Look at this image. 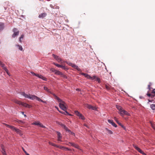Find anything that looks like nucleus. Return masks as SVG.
<instances>
[{"instance_id": "obj_46", "label": "nucleus", "mask_w": 155, "mask_h": 155, "mask_svg": "<svg viewBox=\"0 0 155 155\" xmlns=\"http://www.w3.org/2000/svg\"><path fill=\"white\" fill-rule=\"evenodd\" d=\"M81 74L84 75L86 78V77L87 76V75L88 74H85V73H81Z\"/></svg>"}, {"instance_id": "obj_29", "label": "nucleus", "mask_w": 155, "mask_h": 155, "mask_svg": "<svg viewBox=\"0 0 155 155\" xmlns=\"http://www.w3.org/2000/svg\"><path fill=\"white\" fill-rule=\"evenodd\" d=\"M24 35H22L19 38V41L20 42H21V39H23L24 38Z\"/></svg>"}, {"instance_id": "obj_9", "label": "nucleus", "mask_w": 155, "mask_h": 155, "mask_svg": "<svg viewBox=\"0 0 155 155\" xmlns=\"http://www.w3.org/2000/svg\"><path fill=\"white\" fill-rule=\"evenodd\" d=\"M47 15V14L45 13H43L41 14H40L39 16L38 17L39 18H43L46 17V16Z\"/></svg>"}, {"instance_id": "obj_10", "label": "nucleus", "mask_w": 155, "mask_h": 155, "mask_svg": "<svg viewBox=\"0 0 155 155\" xmlns=\"http://www.w3.org/2000/svg\"><path fill=\"white\" fill-rule=\"evenodd\" d=\"M61 126L66 131L71 132V131L68 129V127L64 124H61Z\"/></svg>"}, {"instance_id": "obj_24", "label": "nucleus", "mask_w": 155, "mask_h": 155, "mask_svg": "<svg viewBox=\"0 0 155 155\" xmlns=\"http://www.w3.org/2000/svg\"><path fill=\"white\" fill-rule=\"evenodd\" d=\"M116 106L117 109L119 110V111L122 109V108L120 106L117 105H116Z\"/></svg>"}, {"instance_id": "obj_20", "label": "nucleus", "mask_w": 155, "mask_h": 155, "mask_svg": "<svg viewBox=\"0 0 155 155\" xmlns=\"http://www.w3.org/2000/svg\"><path fill=\"white\" fill-rule=\"evenodd\" d=\"M79 118L82 120H84L85 119V118L84 116L82 115V114H81L79 116Z\"/></svg>"}, {"instance_id": "obj_33", "label": "nucleus", "mask_w": 155, "mask_h": 155, "mask_svg": "<svg viewBox=\"0 0 155 155\" xmlns=\"http://www.w3.org/2000/svg\"><path fill=\"white\" fill-rule=\"evenodd\" d=\"M40 123H39V122H34L33 124H34V125H39V126L40 125Z\"/></svg>"}, {"instance_id": "obj_52", "label": "nucleus", "mask_w": 155, "mask_h": 155, "mask_svg": "<svg viewBox=\"0 0 155 155\" xmlns=\"http://www.w3.org/2000/svg\"><path fill=\"white\" fill-rule=\"evenodd\" d=\"M4 70H5V71H6V72L7 73V74H8V75H9V73H8V70L6 68H5V69H4Z\"/></svg>"}, {"instance_id": "obj_17", "label": "nucleus", "mask_w": 155, "mask_h": 155, "mask_svg": "<svg viewBox=\"0 0 155 155\" xmlns=\"http://www.w3.org/2000/svg\"><path fill=\"white\" fill-rule=\"evenodd\" d=\"M13 101L15 103L18 104L20 105H21V104L22 103L21 102L15 99Z\"/></svg>"}, {"instance_id": "obj_26", "label": "nucleus", "mask_w": 155, "mask_h": 155, "mask_svg": "<svg viewBox=\"0 0 155 155\" xmlns=\"http://www.w3.org/2000/svg\"><path fill=\"white\" fill-rule=\"evenodd\" d=\"M124 110H122L121 109L120 111H119L120 113V114L121 115L123 116L124 115Z\"/></svg>"}, {"instance_id": "obj_13", "label": "nucleus", "mask_w": 155, "mask_h": 155, "mask_svg": "<svg viewBox=\"0 0 155 155\" xmlns=\"http://www.w3.org/2000/svg\"><path fill=\"white\" fill-rule=\"evenodd\" d=\"M5 125L7 127L10 128L12 130L14 131L15 130L16 128L10 125H9L6 124H5Z\"/></svg>"}, {"instance_id": "obj_31", "label": "nucleus", "mask_w": 155, "mask_h": 155, "mask_svg": "<svg viewBox=\"0 0 155 155\" xmlns=\"http://www.w3.org/2000/svg\"><path fill=\"white\" fill-rule=\"evenodd\" d=\"M44 89L46 91H47L48 92H50V91L49 89H48V88L47 87L45 86L44 87Z\"/></svg>"}, {"instance_id": "obj_55", "label": "nucleus", "mask_w": 155, "mask_h": 155, "mask_svg": "<svg viewBox=\"0 0 155 155\" xmlns=\"http://www.w3.org/2000/svg\"><path fill=\"white\" fill-rule=\"evenodd\" d=\"M92 79H91V80H93L95 79H96L97 77L95 76H94L93 77H92Z\"/></svg>"}, {"instance_id": "obj_57", "label": "nucleus", "mask_w": 155, "mask_h": 155, "mask_svg": "<svg viewBox=\"0 0 155 155\" xmlns=\"http://www.w3.org/2000/svg\"><path fill=\"white\" fill-rule=\"evenodd\" d=\"M31 73L33 75L36 76V74H35L33 72H31Z\"/></svg>"}, {"instance_id": "obj_40", "label": "nucleus", "mask_w": 155, "mask_h": 155, "mask_svg": "<svg viewBox=\"0 0 155 155\" xmlns=\"http://www.w3.org/2000/svg\"><path fill=\"white\" fill-rule=\"evenodd\" d=\"M53 64H54L55 65H56V66H57L58 67H61V65H60L59 64H58L54 63Z\"/></svg>"}, {"instance_id": "obj_8", "label": "nucleus", "mask_w": 155, "mask_h": 155, "mask_svg": "<svg viewBox=\"0 0 155 155\" xmlns=\"http://www.w3.org/2000/svg\"><path fill=\"white\" fill-rule=\"evenodd\" d=\"M108 122L110 124H111L114 127H117V125L114 122L113 120L109 119L108 120Z\"/></svg>"}, {"instance_id": "obj_18", "label": "nucleus", "mask_w": 155, "mask_h": 155, "mask_svg": "<svg viewBox=\"0 0 155 155\" xmlns=\"http://www.w3.org/2000/svg\"><path fill=\"white\" fill-rule=\"evenodd\" d=\"M14 131H16L17 133L19 134L20 135H21L20 130L19 129L16 128Z\"/></svg>"}, {"instance_id": "obj_4", "label": "nucleus", "mask_w": 155, "mask_h": 155, "mask_svg": "<svg viewBox=\"0 0 155 155\" xmlns=\"http://www.w3.org/2000/svg\"><path fill=\"white\" fill-rule=\"evenodd\" d=\"M53 57L58 62H60L61 61V59L58 56L53 54H52Z\"/></svg>"}, {"instance_id": "obj_2", "label": "nucleus", "mask_w": 155, "mask_h": 155, "mask_svg": "<svg viewBox=\"0 0 155 155\" xmlns=\"http://www.w3.org/2000/svg\"><path fill=\"white\" fill-rule=\"evenodd\" d=\"M21 94L25 98H28L29 99L33 100H38L39 97H38L34 95H31L29 94H25V92H21Z\"/></svg>"}, {"instance_id": "obj_36", "label": "nucleus", "mask_w": 155, "mask_h": 155, "mask_svg": "<svg viewBox=\"0 0 155 155\" xmlns=\"http://www.w3.org/2000/svg\"><path fill=\"white\" fill-rule=\"evenodd\" d=\"M64 114L65 115H71L69 114L66 111V110L65 111H64Z\"/></svg>"}, {"instance_id": "obj_61", "label": "nucleus", "mask_w": 155, "mask_h": 155, "mask_svg": "<svg viewBox=\"0 0 155 155\" xmlns=\"http://www.w3.org/2000/svg\"><path fill=\"white\" fill-rule=\"evenodd\" d=\"M59 146H58L56 144H55V145L54 146V147L59 148Z\"/></svg>"}, {"instance_id": "obj_21", "label": "nucleus", "mask_w": 155, "mask_h": 155, "mask_svg": "<svg viewBox=\"0 0 155 155\" xmlns=\"http://www.w3.org/2000/svg\"><path fill=\"white\" fill-rule=\"evenodd\" d=\"M16 46L17 47H18V49L20 50H21V51H22L23 50V48L21 46L18 45H16Z\"/></svg>"}, {"instance_id": "obj_6", "label": "nucleus", "mask_w": 155, "mask_h": 155, "mask_svg": "<svg viewBox=\"0 0 155 155\" xmlns=\"http://www.w3.org/2000/svg\"><path fill=\"white\" fill-rule=\"evenodd\" d=\"M21 105H22V106H23L24 107H28L29 108H30L31 107V105H29L26 103H23V102H22L21 104Z\"/></svg>"}, {"instance_id": "obj_34", "label": "nucleus", "mask_w": 155, "mask_h": 155, "mask_svg": "<svg viewBox=\"0 0 155 155\" xmlns=\"http://www.w3.org/2000/svg\"><path fill=\"white\" fill-rule=\"evenodd\" d=\"M37 101H41V102H42V103H46V101H44L42 100L39 97H38Z\"/></svg>"}, {"instance_id": "obj_3", "label": "nucleus", "mask_w": 155, "mask_h": 155, "mask_svg": "<svg viewBox=\"0 0 155 155\" xmlns=\"http://www.w3.org/2000/svg\"><path fill=\"white\" fill-rule=\"evenodd\" d=\"M13 31L14 32L13 34L12 35V37L15 38V37L18 36L19 34V31L17 29L14 28L13 30Z\"/></svg>"}, {"instance_id": "obj_60", "label": "nucleus", "mask_w": 155, "mask_h": 155, "mask_svg": "<svg viewBox=\"0 0 155 155\" xmlns=\"http://www.w3.org/2000/svg\"><path fill=\"white\" fill-rule=\"evenodd\" d=\"M69 133H71V134H72V135H75V134H74V133L72 132L71 131V132H68Z\"/></svg>"}, {"instance_id": "obj_45", "label": "nucleus", "mask_w": 155, "mask_h": 155, "mask_svg": "<svg viewBox=\"0 0 155 155\" xmlns=\"http://www.w3.org/2000/svg\"><path fill=\"white\" fill-rule=\"evenodd\" d=\"M124 114L127 115H129L130 114L129 113L125 110H124Z\"/></svg>"}, {"instance_id": "obj_23", "label": "nucleus", "mask_w": 155, "mask_h": 155, "mask_svg": "<svg viewBox=\"0 0 155 155\" xmlns=\"http://www.w3.org/2000/svg\"><path fill=\"white\" fill-rule=\"evenodd\" d=\"M74 112L75 114L78 117H79L81 114L79 112H78V111H74Z\"/></svg>"}, {"instance_id": "obj_28", "label": "nucleus", "mask_w": 155, "mask_h": 155, "mask_svg": "<svg viewBox=\"0 0 155 155\" xmlns=\"http://www.w3.org/2000/svg\"><path fill=\"white\" fill-rule=\"evenodd\" d=\"M24 35H22L19 38V41L20 42H21V39H23L24 38Z\"/></svg>"}, {"instance_id": "obj_14", "label": "nucleus", "mask_w": 155, "mask_h": 155, "mask_svg": "<svg viewBox=\"0 0 155 155\" xmlns=\"http://www.w3.org/2000/svg\"><path fill=\"white\" fill-rule=\"evenodd\" d=\"M1 149H2L1 151H2V152L3 154V155H7L3 146H2Z\"/></svg>"}, {"instance_id": "obj_47", "label": "nucleus", "mask_w": 155, "mask_h": 155, "mask_svg": "<svg viewBox=\"0 0 155 155\" xmlns=\"http://www.w3.org/2000/svg\"><path fill=\"white\" fill-rule=\"evenodd\" d=\"M133 147H134L137 150H138V149H139V148L138 147H137L136 146L133 145Z\"/></svg>"}, {"instance_id": "obj_39", "label": "nucleus", "mask_w": 155, "mask_h": 155, "mask_svg": "<svg viewBox=\"0 0 155 155\" xmlns=\"http://www.w3.org/2000/svg\"><path fill=\"white\" fill-rule=\"evenodd\" d=\"M86 78H87V79H89L91 80V79H92V77L88 74H87Z\"/></svg>"}, {"instance_id": "obj_50", "label": "nucleus", "mask_w": 155, "mask_h": 155, "mask_svg": "<svg viewBox=\"0 0 155 155\" xmlns=\"http://www.w3.org/2000/svg\"><path fill=\"white\" fill-rule=\"evenodd\" d=\"M120 125V126H121V127L124 129V130H126L125 127L122 124H121V125Z\"/></svg>"}, {"instance_id": "obj_32", "label": "nucleus", "mask_w": 155, "mask_h": 155, "mask_svg": "<svg viewBox=\"0 0 155 155\" xmlns=\"http://www.w3.org/2000/svg\"><path fill=\"white\" fill-rule=\"evenodd\" d=\"M86 107H87V108H88L89 109H91L92 107V106L90 104H87L86 105Z\"/></svg>"}, {"instance_id": "obj_35", "label": "nucleus", "mask_w": 155, "mask_h": 155, "mask_svg": "<svg viewBox=\"0 0 155 155\" xmlns=\"http://www.w3.org/2000/svg\"><path fill=\"white\" fill-rule=\"evenodd\" d=\"M61 77H63L65 78H67V76L66 75H64L63 73H62L61 75Z\"/></svg>"}, {"instance_id": "obj_64", "label": "nucleus", "mask_w": 155, "mask_h": 155, "mask_svg": "<svg viewBox=\"0 0 155 155\" xmlns=\"http://www.w3.org/2000/svg\"><path fill=\"white\" fill-rule=\"evenodd\" d=\"M153 92L154 93V94H155V89H154L153 91Z\"/></svg>"}, {"instance_id": "obj_56", "label": "nucleus", "mask_w": 155, "mask_h": 155, "mask_svg": "<svg viewBox=\"0 0 155 155\" xmlns=\"http://www.w3.org/2000/svg\"><path fill=\"white\" fill-rule=\"evenodd\" d=\"M22 150H23V151H24V152H25V154H26L27 153L26 152V151L24 149V148L23 147H22Z\"/></svg>"}, {"instance_id": "obj_15", "label": "nucleus", "mask_w": 155, "mask_h": 155, "mask_svg": "<svg viewBox=\"0 0 155 155\" xmlns=\"http://www.w3.org/2000/svg\"><path fill=\"white\" fill-rule=\"evenodd\" d=\"M62 72H60V71L56 70V71L55 72V74L57 75H61Z\"/></svg>"}, {"instance_id": "obj_22", "label": "nucleus", "mask_w": 155, "mask_h": 155, "mask_svg": "<svg viewBox=\"0 0 155 155\" xmlns=\"http://www.w3.org/2000/svg\"><path fill=\"white\" fill-rule=\"evenodd\" d=\"M114 119L119 125H121V123L119 122V121H118L117 120V119L116 117H114Z\"/></svg>"}, {"instance_id": "obj_42", "label": "nucleus", "mask_w": 155, "mask_h": 155, "mask_svg": "<svg viewBox=\"0 0 155 155\" xmlns=\"http://www.w3.org/2000/svg\"><path fill=\"white\" fill-rule=\"evenodd\" d=\"M59 148L62 150H64L65 147L63 146H59Z\"/></svg>"}, {"instance_id": "obj_5", "label": "nucleus", "mask_w": 155, "mask_h": 155, "mask_svg": "<svg viewBox=\"0 0 155 155\" xmlns=\"http://www.w3.org/2000/svg\"><path fill=\"white\" fill-rule=\"evenodd\" d=\"M69 144H70L71 145V146L74 147L75 148H76L77 149L79 148V147L75 143H72V142H69L68 144H67V145L68 146H69Z\"/></svg>"}, {"instance_id": "obj_1", "label": "nucleus", "mask_w": 155, "mask_h": 155, "mask_svg": "<svg viewBox=\"0 0 155 155\" xmlns=\"http://www.w3.org/2000/svg\"><path fill=\"white\" fill-rule=\"evenodd\" d=\"M53 95L55 97V99L59 102V107H60L64 111L66 110V104L65 102L57 97L55 94H54Z\"/></svg>"}, {"instance_id": "obj_51", "label": "nucleus", "mask_w": 155, "mask_h": 155, "mask_svg": "<svg viewBox=\"0 0 155 155\" xmlns=\"http://www.w3.org/2000/svg\"><path fill=\"white\" fill-rule=\"evenodd\" d=\"M107 131H108V133H109V134H113L112 132L110 130H108Z\"/></svg>"}, {"instance_id": "obj_30", "label": "nucleus", "mask_w": 155, "mask_h": 155, "mask_svg": "<svg viewBox=\"0 0 155 155\" xmlns=\"http://www.w3.org/2000/svg\"><path fill=\"white\" fill-rule=\"evenodd\" d=\"M24 35H22L19 38V41L20 42H21V39H23L24 38Z\"/></svg>"}, {"instance_id": "obj_25", "label": "nucleus", "mask_w": 155, "mask_h": 155, "mask_svg": "<svg viewBox=\"0 0 155 155\" xmlns=\"http://www.w3.org/2000/svg\"><path fill=\"white\" fill-rule=\"evenodd\" d=\"M0 65L1 67H2L4 69H5V68H6L5 66V64H3L2 62L1 63V64H0Z\"/></svg>"}, {"instance_id": "obj_54", "label": "nucleus", "mask_w": 155, "mask_h": 155, "mask_svg": "<svg viewBox=\"0 0 155 155\" xmlns=\"http://www.w3.org/2000/svg\"><path fill=\"white\" fill-rule=\"evenodd\" d=\"M65 148H64V150H69V151H70V150H71V149L65 147Z\"/></svg>"}, {"instance_id": "obj_63", "label": "nucleus", "mask_w": 155, "mask_h": 155, "mask_svg": "<svg viewBox=\"0 0 155 155\" xmlns=\"http://www.w3.org/2000/svg\"><path fill=\"white\" fill-rule=\"evenodd\" d=\"M153 92L154 93V94H155V89H154L153 91Z\"/></svg>"}, {"instance_id": "obj_19", "label": "nucleus", "mask_w": 155, "mask_h": 155, "mask_svg": "<svg viewBox=\"0 0 155 155\" xmlns=\"http://www.w3.org/2000/svg\"><path fill=\"white\" fill-rule=\"evenodd\" d=\"M150 108L153 110H155V104H152L150 105Z\"/></svg>"}, {"instance_id": "obj_43", "label": "nucleus", "mask_w": 155, "mask_h": 155, "mask_svg": "<svg viewBox=\"0 0 155 155\" xmlns=\"http://www.w3.org/2000/svg\"><path fill=\"white\" fill-rule=\"evenodd\" d=\"M140 153L143 154V151L140 148H139L138 150H137Z\"/></svg>"}, {"instance_id": "obj_41", "label": "nucleus", "mask_w": 155, "mask_h": 155, "mask_svg": "<svg viewBox=\"0 0 155 155\" xmlns=\"http://www.w3.org/2000/svg\"><path fill=\"white\" fill-rule=\"evenodd\" d=\"M96 80L99 83H100L101 82L100 79L98 78L97 77V78H96Z\"/></svg>"}, {"instance_id": "obj_58", "label": "nucleus", "mask_w": 155, "mask_h": 155, "mask_svg": "<svg viewBox=\"0 0 155 155\" xmlns=\"http://www.w3.org/2000/svg\"><path fill=\"white\" fill-rule=\"evenodd\" d=\"M40 74H36V76H37V77H38V78H39V77L40 76Z\"/></svg>"}, {"instance_id": "obj_7", "label": "nucleus", "mask_w": 155, "mask_h": 155, "mask_svg": "<svg viewBox=\"0 0 155 155\" xmlns=\"http://www.w3.org/2000/svg\"><path fill=\"white\" fill-rule=\"evenodd\" d=\"M57 134L58 135V140L60 141H62L61 140V138H62V136H61V134L60 132H57Z\"/></svg>"}, {"instance_id": "obj_11", "label": "nucleus", "mask_w": 155, "mask_h": 155, "mask_svg": "<svg viewBox=\"0 0 155 155\" xmlns=\"http://www.w3.org/2000/svg\"><path fill=\"white\" fill-rule=\"evenodd\" d=\"M72 67L75 69H77L78 71H81V69L78 67V66L74 64L73 66H72Z\"/></svg>"}, {"instance_id": "obj_38", "label": "nucleus", "mask_w": 155, "mask_h": 155, "mask_svg": "<svg viewBox=\"0 0 155 155\" xmlns=\"http://www.w3.org/2000/svg\"><path fill=\"white\" fill-rule=\"evenodd\" d=\"M67 64H68L69 65L71 66L72 67V66H73V65L74 64H73L71 62H67Z\"/></svg>"}, {"instance_id": "obj_49", "label": "nucleus", "mask_w": 155, "mask_h": 155, "mask_svg": "<svg viewBox=\"0 0 155 155\" xmlns=\"http://www.w3.org/2000/svg\"><path fill=\"white\" fill-rule=\"evenodd\" d=\"M49 143L50 145H51L53 146H54L55 145V144L52 143L50 142H49Z\"/></svg>"}, {"instance_id": "obj_48", "label": "nucleus", "mask_w": 155, "mask_h": 155, "mask_svg": "<svg viewBox=\"0 0 155 155\" xmlns=\"http://www.w3.org/2000/svg\"><path fill=\"white\" fill-rule=\"evenodd\" d=\"M91 109L94 110H96L97 108L96 107L92 106V107Z\"/></svg>"}, {"instance_id": "obj_12", "label": "nucleus", "mask_w": 155, "mask_h": 155, "mask_svg": "<svg viewBox=\"0 0 155 155\" xmlns=\"http://www.w3.org/2000/svg\"><path fill=\"white\" fill-rule=\"evenodd\" d=\"M4 27V23L2 22H0V32L3 29Z\"/></svg>"}, {"instance_id": "obj_27", "label": "nucleus", "mask_w": 155, "mask_h": 155, "mask_svg": "<svg viewBox=\"0 0 155 155\" xmlns=\"http://www.w3.org/2000/svg\"><path fill=\"white\" fill-rule=\"evenodd\" d=\"M24 35H22L19 38V41L20 42H21V39H23L24 38Z\"/></svg>"}, {"instance_id": "obj_44", "label": "nucleus", "mask_w": 155, "mask_h": 155, "mask_svg": "<svg viewBox=\"0 0 155 155\" xmlns=\"http://www.w3.org/2000/svg\"><path fill=\"white\" fill-rule=\"evenodd\" d=\"M61 67H60V68H62L64 70H66L67 69V68H65V67L64 66L61 65Z\"/></svg>"}, {"instance_id": "obj_53", "label": "nucleus", "mask_w": 155, "mask_h": 155, "mask_svg": "<svg viewBox=\"0 0 155 155\" xmlns=\"http://www.w3.org/2000/svg\"><path fill=\"white\" fill-rule=\"evenodd\" d=\"M39 126L40 127H41L42 128H45V127L42 124L40 123Z\"/></svg>"}, {"instance_id": "obj_16", "label": "nucleus", "mask_w": 155, "mask_h": 155, "mask_svg": "<svg viewBox=\"0 0 155 155\" xmlns=\"http://www.w3.org/2000/svg\"><path fill=\"white\" fill-rule=\"evenodd\" d=\"M39 78H41L43 80L45 81H46L47 80V78H46L44 77L43 75H41V74L39 77Z\"/></svg>"}, {"instance_id": "obj_62", "label": "nucleus", "mask_w": 155, "mask_h": 155, "mask_svg": "<svg viewBox=\"0 0 155 155\" xmlns=\"http://www.w3.org/2000/svg\"><path fill=\"white\" fill-rule=\"evenodd\" d=\"M147 95L148 96H149V97H150V95H151V94H150V93H148V94H147Z\"/></svg>"}, {"instance_id": "obj_59", "label": "nucleus", "mask_w": 155, "mask_h": 155, "mask_svg": "<svg viewBox=\"0 0 155 155\" xmlns=\"http://www.w3.org/2000/svg\"><path fill=\"white\" fill-rule=\"evenodd\" d=\"M59 111L60 113H61V114H64V111H60L59 110Z\"/></svg>"}, {"instance_id": "obj_37", "label": "nucleus", "mask_w": 155, "mask_h": 155, "mask_svg": "<svg viewBox=\"0 0 155 155\" xmlns=\"http://www.w3.org/2000/svg\"><path fill=\"white\" fill-rule=\"evenodd\" d=\"M56 70H55L53 68H51L50 69V71L55 73V72L56 71Z\"/></svg>"}]
</instances>
